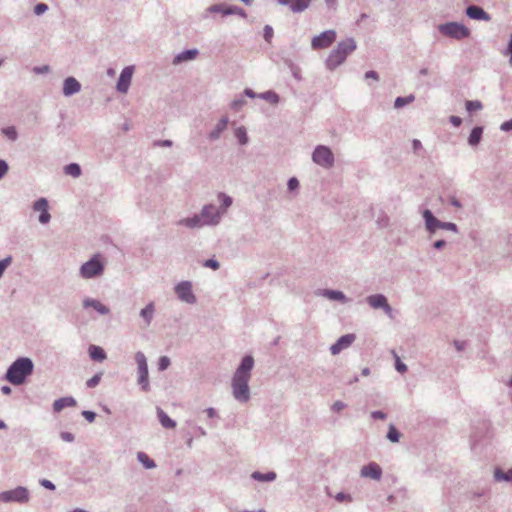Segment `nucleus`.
<instances>
[{
    "label": "nucleus",
    "instance_id": "20e7f679",
    "mask_svg": "<svg viewBox=\"0 0 512 512\" xmlns=\"http://www.w3.org/2000/svg\"><path fill=\"white\" fill-rule=\"evenodd\" d=\"M439 31L442 34L457 40L467 38L470 35L469 29L465 25L457 22L442 24L439 26Z\"/></svg>",
    "mask_w": 512,
    "mask_h": 512
},
{
    "label": "nucleus",
    "instance_id": "7ed1b4c3",
    "mask_svg": "<svg viewBox=\"0 0 512 512\" xmlns=\"http://www.w3.org/2000/svg\"><path fill=\"white\" fill-rule=\"evenodd\" d=\"M356 49L353 39H346L340 42L337 47L330 53L327 58V66L329 69H335L344 62L346 57Z\"/></svg>",
    "mask_w": 512,
    "mask_h": 512
},
{
    "label": "nucleus",
    "instance_id": "a18cd8bd",
    "mask_svg": "<svg viewBox=\"0 0 512 512\" xmlns=\"http://www.w3.org/2000/svg\"><path fill=\"white\" fill-rule=\"evenodd\" d=\"M48 9V6L44 3H39L35 6L34 8V12L35 14L37 15H41L42 13H44L46 10Z\"/></svg>",
    "mask_w": 512,
    "mask_h": 512
},
{
    "label": "nucleus",
    "instance_id": "aec40b11",
    "mask_svg": "<svg viewBox=\"0 0 512 512\" xmlns=\"http://www.w3.org/2000/svg\"><path fill=\"white\" fill-rule=\"evenodd\" d=\"M466 14L476 20H489V15L478 6H469L466 10Z\"/></svg>",
    "mask_w": 512,
    "mask_h": 512
},
{
    "label": "nucleus",
    "instance_id": "de8ad7c7",
    "mask_svg": "<svg viewBox=\"0 0 512 512\" xmlns=\"http://www.w3.org/2000/svg\"><path fill=\"white\" fill-rule=\"evenodd\" d=\"M204 266L209 267L213 270H217L219 268V263L216 260L209 259L205 261Z\"/></svg>",
    "mask_w": 512,
    "mask_h": 512
},
{
    "label": "nucleus",
    "instance_id": "a19ab883",
    "mask_svg": "<svg viewBox=\"0 0 512 512\" xmlns=\"http://www.w3.org/2000/svg\"><path fill=\"white\" fill-rule=\"evenodd\" d=\"M262 98H264L265 100L271 102V103H277L279 98H278V95L274 92H271V91H268L266 93H263L261 95Z\"/></svg>",
    "mask_w": 512,
    "mask_h": 512
},
{
    "label": "nucleus",
    "instance_id": "2eb2a0df",
    "mask_svg": "<svg viewBox=\"0 0 512 512\" xmlns=\"http://www.w3.org/2000/svg\"><path fill=\"white\" fill-rule=\"evenodd\" d=\"M354 340H355L354 334H346V335L340 337L339 340L331 346V348H330L331 353L333 355L340 353V351L349 347L354 342Z\"/></svg>",
    "mask_w": 512,
    "mask_h": 512
},
{
    "label": "nucleus",
    "instance_id": "6e6552de",
    "mask_svg": "<svg viewBox=\"0 0 512 512\" xmlns=\"http://www.w3.org/2000/svg\"><path fill=\"white\" fill-rule=\"evenodd\" d=\"M175 292L178 298L186 303L193 304L196 302V297L192 292V284L189 281H182L175 287Z\"/></svg>",
    "mask_w": 512,
    "mask_h": 512
},
{
    "label": "nucleus",
    "instance_id": "39448f33",
    "mask_svg": "<svg viewBox=\"0 0 512 512\" xmlns=\"http://www.w3.org/2000/svg\"><path fill=\"white\" fill-rule=\"evenodd\" d=\"M104 269L100 255L97 254L81 266L80 274L83 278H92L102 274Z\"/></svg>",
    "mask_w": 512,
    "mask_h": 512
},
{
    "label": "nucleus",
    "instance_id": "49530a36",
    "mask_svg": "<svg viewBox=\"0 0 512 512\" xmlns=\"http://www.w3.org/2000/svg\"><path fill=\"white\" fill-rule=\"evenodd\" d=\"M219 199L222 200L224 208H228L232 204V199L224 194L219 195Z\"/></svg>",
    "mask_w": 512,
    "mask_h": 512
},
{
    "label": "nucleus",
    "instance_id": "cd10ccee",
    "mask_svg": "<svg viewBox=\"0 0 512 512\" xmlns=\"http://www.w3.org/2000/svg\"><path fill=\"white\" fill-rule=\"evenodd\" d=\"M228 125V118L223 117L216 125L215 129L211 132L210 137L215 139L218 138L220 133L226 129Z\"/></svg>",
    "mask_w": 512,
    "mask_h": 512
},
{
    "label": "nucleus",
    "instance_id": "ddd939ff",
    "mask_svg": "<svg viewBox=\"0 0 512 512\" xmlns=\"http://www.w3.org/2000/svg\"><path fill=\"white\" fill-rule=\"evenodd\" d=\"M33 210L40 212L39 221L42 224H46L50 221L51 216L48 212V201L45 198L38 199L33 205Z\"/></svg>",
    "mask_w": 512,
    "mask_h": 512
},
{
    "label": "nucleus",
    "instance_id": "a211bd4d",
    "mask_svg": "<svg viewBox=\"0 0 512 512\" xmlns=\"http://www.w3.org/2000/svg\"><path fill=\"white\" fill-rule=\"evenodd\" d=\"M81 88L80 83L73 77H69L64 81L63 85V93L66 96H70L76 92H78Z\"/></svg>",
    "mask_w": 512,
    "mask_h": 512
},
{
    "label": "nucleus",
    "instance_id": "bf43d9fd",
    "mask_svg": "<svg viewBox=\"0 0 512 512\" xmlns=\"http://www.w3.org/2000/svg\"><path fill=\"white\" fill-rule=\"evenodd\" d=\"M450 122H451L454 126L458 127V126H460V124L462 123V120H461V118H460V117H458V116H451V117H450Z\"/></svg>",
    "mask_w": 512,
    "mask_h": 512
},
{
    "label": "nucleus",
    "instance_id": "6ab92c4d",
    "mask_svg": "<svg viewBox=\"0 0 512 512\" xmlns=\"http://www.w3.org/2000/svg\"><path fill=\"white\" fill-rule=\"evenodd\" d=\"M278 1H279V3H281L283 5H290L291 9L294 12H301L309 6L311 0H278Z\"/></svg>",
    "mask_w": 512,
    "mask_h": 512
},
{
    "label": "nucleus",
    "instance_id": "7c9ffc66",
    "mask_svg": "<svg viewBox=\"0 0 512 512\" xmlns=\"http://www.w3.org/2000/svg\"><path fill=\"white\" fill-rule=\"evenodd\" d=\"M137 458L144 465L145 468L150 469L155 467L154 461L151 460L146 453L138 452Z\"/></svg>",
    "mask_w": 512,
    "mask_h": 512
},
{
    "label": "nucleus",
    "instance_id": "680f3d73",
    "mask_svg": "<svg viewBox=\"0 0 512 512\" xmlns=\"http://www.w3.org/2000/svg\"><path fill=\"white\" fill-rule=\"evenodd\" d=\"M365 78L366 79L373 78V79L377 80L378 79V75H377V73L375 71H368L365 74Z\"/></svg>",
    "mask_w": 512,
    "mask_h": 512
},
{
    "label": "nucleus",
    "instance_id": "393cba45",
    "mask_svg": "<svg viewBox=\"0 0 512 512\" xmlns=\"http://www.w3.org/2000/svg\"><path fill=\"white\" fill-rule=\"evenodd\" d=\"M197 55L198 51L196 49L184 51L175 57L174 63L177 64L184 61L192 60L196 58Z\"/></svg>",
    "mask_w": 512,
    "mask_h": 512
},
{
    "label": "nucleus",
    "instance_id": "3c124183",
    "mask_svg": "<svg viewBox=\"0 0 512 512\" xmlns=\"http://www.w3.org/2000/svg\"><path fill=\"white\" fill-rule=\"evenodd\" d=\"M8 166L4 161L0 160V179L7 173Z\"/></svg>",
    "mask_w": 512,
    "mask_h": 512
},
{
    "label": "nucleus",
    "instance_id": "9b49d317",
    "mask_svg": "<svg viewBox=\"0 0 512 512\" xmlns=\"http://www.w3.org/2000/svg\"><path fill=\"white\" fill-rule=\"evenodd\" d=\"M179 224L185 225L190 228L201 227L203 225H214L217 224V215L211 219L202 220L201 215H196L192 218H186L179 221Z\"/></svg>",
    "mask_w": 512,
    "mask_h": 512
},
{
    "label": "nucleus",
    "instance_id": "473e14b6",
    "mask_svg": "<svg viewBox=\"0 0 512 512\" xmlns=\"http://www.w3.org/2000/svg\"><path fill=\"white\" fill-rule=\"evenodd\" d=\"M252 477L259 481H271L274 480L276 477V474L274 472H269L266 474H262L260 472H254L252 474Z\"/></svg>",
    "mask_w": 512,
    "mask_h": 512
},
{
    "label": "nucleus",
    "instance_id": "ea45409f",
    "mask_svg": "<svg viewBox=\"0 0 512 512\" xmlns=\"http://www.w3.org/2000/svg\"><path fill=\"white\" fill-rule=\"evenodd\" d=\"M393 354H394V357H395V368H396V370L398 372H400V373L406 372V370H407L406 365L401 362L399 356L395 352H393Z\"/></svg>",
    "mask_w": 512,
    "mask_h": 512
},
{
    "label": "nucleus",
    "instance_id": "052dcab7",
    "mask_svg": "<svg viewBox=\"0 0 512 512\" xmlns=\"http://www.w3.org/2000/svg\"><path fill=\"white\" fill-rule=\"evenodd\" d=\"M501 129L504 131H509L512 129V119L510 121H506L501 125Z\"/></svg>",
    "mask_w": 512,
    "mask_h": 512
},
{
    "label": "nucleus",
    "instance_id": "e433bc0d",
    "mask_svg": "<svg viewBox=\"0 0 512 512\" xmlns=\"http://www.w3.org/2000/svg\"><path fill=\"white\" fill-rule=\"evenodd\" d=\"M399 437H400V433L397 431V429L394 426H390L388 434H387V438L391 442H398Z\"/></svg>",
    "mask_w": 512,
    "mask_h": 512
},
{
    "label": "nucleus",
    "instance_id": "412c9836",
    "mask_svg": "<svg viewBox=\"0 0 512 512\" xmlns=\"http://www.w3.org/2000/svg\"><path fill=\"white\" fill-rule=\"evenodd\" d=\"M76 405V401L72 397H63L57 399L53 403V409L55 412H60L66 407H74Z\"/></svg>",
    "mask_w": 512,
    "mask_h": 512
},
{
    "label": "nucleus",
    "instance_id": "dca6fc26",
    "mask_svg": "<svg viewBox=\"0 0 512 512\" xmlns=\"http://www.w3.org/2000/svg\"><path fill=\"white\" fill-rule=\"evenodd\" d=\"M369 305L375 309L383 308L387 314L391 313V307L387 303V299L380 294L372 295L367 298Z\"/></svg>",
    "mask_w": 512,
    "mask_h": 512
},
{
    "label": "nucleus",
    "instance_id": "37998d69",
    "mask_svg": "<svg viewBox=\"0 0 512 512\" xmlns=\"http://www.w3.org/2000/svg\"><path fill=\"white\" fill-rule=\"evenodd\" d=\"M12 258L7 257L0 261V277L3 275L6 268L11 264Z\"/></svg>",
    "mask_w": 512,
    "mask_h": 512
},
{
    "label": "nucleus",
    "instance_id": "774afa93",
    "mask_svg": "<svg viewBox=\"0 0 512 512\" xmlns=\"http://www.w3.org/2000/svg\"><path fill=\"white\" fill-rule=\"evenodd\" d=\"M445 242L443 240H439V241H436L435 244H434V247L439 249L441 248L442 246H444Z\"/></svg>",
    "mask_w": 512,
    "mask_h": 512
},
{
    "label": "nucleus",
    "instance_id": "58836bf2",
    "mask_svg": "<svg viewBox=\"0 0 512 512\" xmlns=\"http://www.w3.org/2000/svg\"><path fill=\"white\" fill-rule=\"evenodd\" d=\"M414 100V97L413 96H409V97H398L396 100H395V107L396 108H401L403 107L404 105L412 102Z\"/></svg>",
    "mask_w": 512,
    "mask_h": 512
},
{
    "label": "nucleus",
    "instance_id": "0e129e2a",
    "mask_svg": "<svg viewBox=\"0 0 512 512\" xmlns=\"http://www.w3.org/2000/svg\"><path fill=\"white\" fill-rule=\"evenodd\" d=\"M372 416L374 418H379V419H384L385 418V414L381 411H375L372 413Z\"/></svg>",
    "mask_w": 512,
    "mask_h": 512
},
{
    "label": "nucleus",
    "instance_id": "4468645a",
    "mask_svg": "<svg viewBox=\"0 0 512 512\" xmlns=\"http://www.w3.org/2000/svg\"><path fill=\"white\" fill-rule=\"evenodd\" d=\"M360 474L364 478L379 480L382 476V469L377 463L371 462L362 467Z\"/></svg>",
    "mask_w": 512,
    "mask_h": 512
},
{
    "label": "nucleus",
    "instance_id": "bb28decb",
    "mask_svg": "<svg viewBox=\"0 0 512 512\" xmlns=\"http://www.w3.org/2000/svg\"><path fill=\"white\" fill-rule=\"evenodd\" d=\"M215 214L217 215V223L219 222V212L218 210L212 206V205H209V206H205L201 212V217H202V220H205V219H211L215 216Z\"/></svg>",
    "mask_w": 512,
    "mask_h": 512
},
{
    "label": "nucleus",
    "instance_id": "6e6d98bb",
    "mask_svg": "<svg viewBox=\"0 0 512 512\" xmlns=\"http://www.w3.org/2000/svg\"><path fill=\"white\" fill-rule=\"evenodd\" d=\"M83 416L89 421L92 422L95 419V413L91 411H84Z\"/></svg>",
    "mask_w": 512,
    "mask_h": 512
},
{
    "label": "nucleus",
    "instance_id": "423d86ee",
    "mask_svg": "<svg viewBox=\"0 0 512 512\" xmlns=\"http://www.w3.org/2000/svg\"><path fill=\"white\" fill-rule=\"evenodd\" d=\"M29 500V493L24 487H17L13 490L0 493V501L4 503L18 502L26 503Z\"/></svg>",
    "mask_w": 512,
    "mask_h": 512
},
{
    "label": "nucleus",
    "instance_id": "4c0bfd02",
    "mask_svg": "<svg viewBox=\"0 0 512 512\" xmlns=\"http://www.w3.org/2000/svg\"><path fill=\"white\" fill-rule=\"evenodd\" d=\"M466 109L469 111V112H472V111H476V110H481L482 109V104L481 102L479 101H471V100H468L466 101Z\"/></svg>",
    "mask_w": 512,
    "mask_h": 512
},
{
    "label": "nucleus",
    "instance_id": "603ef678",
    "mask_svg": "<svg viewBox=\"0 0 512 512\" xmlns=\"http://www.w3.org/2000/svg\"><path fill=\"white\" fill-rule=\"evenodd\" d=\"M41 485L44 486L47 489H50V490H54L55 489L54 484L51 481L47 480V479L41 480Z\"/></svg>",
    "mask_w": 512,
    "mask_h": 512
},
{
    "label": "nucleus",
    "instance_id": "c756f323",
    "mask_svg": "<svg viewBox=\"0 0 512 512\" xmlns=\"http://www.w3.org/2000/svg\"><path fill=\"white\" fill-rule=\"evenodd\" d=\"M482 136V128L481 127H475L469 136V143L471 145H477L480 142Z\"/></svg>",
    "mask_w": 512,
    "mask_h": 512
},
{
    "label": "nucleus",
    "instance_id": "79ce46f5",
    "mask_svg": "<svg viewBox=\"0 0 512 512\" xmlns=\"http://www.w3.org/2000/svg\"><path fill=\"white\" fill-rule=\"evenodd\" d=\"M101 376H102V373H98V374L94 375L92 378H90V379L87 381V383H86V384H87V386H88L89 388H94V387H96V386L99 384L100 380H101Z\"/></svg>",
    "mask_w": 512,
    "mask_h": 512
},
{
    "label": "nucleus",
    "instance_id": "f3484780",
    "mask_svg": "<svg viewBox=\"0 0 512 512\" xmlns=\"http://www.w3.org/2000/svg\"><path fill=\"white\" fill-rule=\"evenodd\" d=\"M210 11L222 13L223 15L239 14L243 17L246 16L243 9L236 6L214 5L210 8Z\"/></svg>",
    "mask_w": 512,
    "mask_h": 512
},
{
    "label": "nucleus",
    "instance_id": "13d9d810",
    "mask_svg": "<svg viewBox=\"0 0 512 512\" xmlns=\"http://www.w3.org/2000/svg\"><path fill=\"white\" fill-rule=\"evenodd\" d=\"M336 499H337L339 502H342V501H351V497H350L349 495L344 494V493H339V494H337Z\"/></svg>",
    "mask_w": 512,
    "mask_h": 512
},
{
    "label": "nucleus",
    "instance_id": "8fccbe9b",
    "mask_svg": "<svg viewBox=\"0 0 512 512\" xmlns=\"http://www.w3.org/2000/svg\"><path fill=\"white\" fill-rule=\"evenodd\" d=\"M61 438H62V440L66 441V442H72L74 440V436L70 432H62Z\"/></svg>",
    "mask_w": 512,
    "mask_h": 512
},
{
    "label": "nucleus",
    "instance_id": "864d4df0",
    "mask_svg": "<svg viewBox=\"0 0 512 512\" xmlns=\"http://www.w3.org/2000/svg\"><path fill=\"white\" fill-rule=\"evenodd\" d=\"M299 182L296 178H291L288 182V187L290 190H294L298 187Z\"/></svg>",
    "mask_w": 512,
    "mask_h": 512
},
{
    "label": "nucleus",
    "instance_id": "f704fd0d",
    "mask_svg": "<svg viewBox=\"0 0 512 512\" xmlns=\"http://www.w3.org/2000/svg\"><path fill=\"white\" fill-rule=\"evenodd\" d=\"M325 296H327L329 299H332V300H345V296L342 292L340 291H332V290H327L325 292Z\"/></svg>",
    "mask_w": 512,
    "mask_h": 512
},
{
    "label": "nucleus",
    "instance_id": "338daca9",
    "mask_svg": "<svg viewBox=\"0 0 512 512\" xmlns=\"http://www.w3.org/2000/svg\"><path fill=\"white\" fill-rule=\"evenodd\" d=\"M441 227H444V228H448V229H452V230H455L456 229V225L453 224V223H447V224H442Z\"/></svg>",
    "mask_w": 512,
    "mask_h": 512
},
{
    "label": "nucleus",
    "instance_id": "9d476101",
    "mask_svg": "<svg viewBox=\"0 0 512 512\" xmlns=\"http://www.w3.org/2000/svg\"><path fill=\"white\" fill-rule=\"evenodd\" d=\"M136 362L138 365V373H139V383L143 386L144 390H147L148 387V367L146 363V358L144 354L137 353L136 354Z\"/></svg>",
    "mask_w": 512,
    "mask_h": 512
},
{
    "label": "nucleus",
    "instance_id": "f03ea898",
    "mask_svg": "<svg viewBox=\"0 0 512 512\" xmlns=\"http://www.w3.org/2000/svg\"><path fill=\"white\" fill-rule=\"evenodd\" d=\"M33 371V363L29 358L17 359L7 371V379L14 385H20Z\"/></svg>",
    "mask_w": 512,
    "mask_h": 512
},
{
    "label": "nucleus",
    "instance_id": "f257e3e1",
    "mask_svg": "<svg viewBox=\"0 0 512 512\" xmlns=\"http://www.w3.org/2000/svg\"><path fill=\"white\" fill-rule=\"evenodd\" d=\"M253 365V358L246 356L234 374L232 380L233 396L239 401L246 402L249 399L248 380Z\"/></svg>",
    "mask_w": 512,
    "mask_h": 512
},
{
    "label": "nucleus",
    "instance_id": "b1692460",
    "mask_svg": "<svg viewBox=\"0 0 512 512\" xmlns=\"http://www.w3.org/2000/svg\"><path fill=\"white\" fill-rule=\"evenodd\" d=\"M88 351L91 359L94 361L101 362L106 359L105 351L99 346L90 345Z\"/></svg>",
    "mask_w": 512,
    "mask_h": 512
},
{
    "label": "nucleus",
    "instance_id": "4d7b16f0",
    "mask_svg": "<svg viewBox=\"0 0 512 512\" xmlns=\"http://www.w3.org/2000/svg\"><path fill=\"white\" fill-rule=\"evenodd\" d=\"M345 407V404L340 402V401H336L333 406H332V409L336 412H339L341 411L343 408Z\"/></svg>",
    "mask_w": 512,
    "mask_h": 512
},
{
    "label": "nucleus",
    "instance_id": "c85d7f7f",
    "mask_svg": "<svg viewBox=\"0 0 512 512\" xmlns=\"http://www.w3.org/2000/svg\"><path fill=\"white\" fill-rule=\"evenodd\" d=\"M141 316L145 319L147 324H150L153 314H154V305L153 303L148 304L145 308L141 310Z\"/></svg>",
    "mask_w": 512,
    "mask_h": 512
},
{
    "label": "nucleus",
    "instance_id": "0eeeda50",
    "mask_svg": "<svg viewBox=\"0 0 512 512\" xmlns=\"http://www.w3.org/2000/svg\"><path fill=\"white\" fill-rule=\"evenodd\" d=\"M313 161L318 165L329 168L333 165L334 157L326 146H318L313 153Z\"/></svg>",
    "mask_w": 512,
    "mask_h": 512
},
{
    "label": "nucleus",
    "instance_id": "5701e85b",
    "mask_svg": "<svg viewBox=\"0 0 512 512\" xmlns=\"http://www.w3.org/2000/svg\"><path fill=\"white\" fill-rule=\"evenodd\" d=\"M83 305L85 308L92 307L100 314H108L110 311L108 307L95 299H85Z\"/></svg>",
    "mask_w": 512,
    "mask_h": 512
},
{
    "label": "nucleus",
    "instance_id": "5fc2aeb1",
    "mask_svg": "<svg viewBox=\"0 0 512 512\" xmlns=\"http://www.w3.org/2000/svg\"><path fill=\"white\" fill-rule=\"evenodd\" d=\"M245 104L244 100H235L232 102L231 107L235 110H238Z\"/></svg>",
    "mask_w": 512,
    "mask_h": 512
},
{
    "label": "nucleus",
    "instance_id": "4be33fe9",
    "mask_svg": "<svg viewBox=\"0 0 512 512\" xmlns=\"http://www.w3.org/2000/svg\"><path fill=\"white\" fill-rule=\"evenodd\" d=\"M423 217L426 221L427 229L431 232H434L437 228H440L442 226V223H440L429 210L424 211Z\"/></svg>",
    "mask_w": 512,
    "mask_h": 512
},
{
    "label": "nucleus",
    "instance_id": "09e8293b",
    "mask_svg": "<svg viewBox=\"0 0 512 512\" xmlns=\"http://www.w3.org/2000/svg\"><path fill=\"white\" fill-rule=\"evenodd\" d=\"M505 55L510 56L509 63H510V65H512V34L510 35V41H509L508 47L505 51Z\"/></svg>",
    "mask_w": 512,
    "mask_h": 512
},
{
    "label": "nucleus",
    "instance_id": "a878e982",
    "mask_svg": "<svg viewBox=\"0 0 512 512\" xmlns=\"http://www.w3.org/2000/svg\"><path fill=\"white\" fill-rule=\"evenodd\" d=\"M158 418L165 428H175L176 423L163 410L158 409Z\"/></svg>",
    "mask_w": 512,
    "mask_h": 512
},
{
    "label": "nucleus",
    "instance_id": "69168bd1",
    "mask_svg": "<svg viewBox=\"0 0 512 512\" xmlns=\"http://www.w3.org/2000/svg\"><path fill=\"white\" fill-rule=\"evenodd\" d=\"M413 148H414L415 151L420 149L421 148V142L419 140H414L413 141Z\"/></svg>",
    "mask_w": 512,
    "mask_h": 512
},
{
    "label": "nucleus",
    "instance_id": "1a4fd4ad",
    "mask_svg": "<svg viewBox=\"0 0 512 512\" xmlns=\"http://www.w3.org/2000/svg\"><path fill=\"white\" fill-rule=\"evenodd\" d=\"M336 39L334 30H327L312 39L311 46L313 49H323L329 47Z\"/></svg>",
    "mask_w": 512,
    "mask_h": 512
},
{
    "label": "nucleus",
    "instance_id": "c03bdc74",
    "mask_svg": "<svg viewBox=\"0 0 512 512\" xmlns=\"http://www.w3.org/2000/svg\"><path fill=\"white\" fill-rule=\"evenodd\" d=\"M158 365H159V370H165L170 365V359L168 357H166V356H162L159 359Z\"/></svg>",
    "mask_w": 512,
    "mask_h": 512
},
{
    "label": "nucleus",
    "instance_id": "e2e57ef3",
    "mask_svg": "<svg viewBox=\"0 0 512 512\" xmlns=\"http://www.w3.org/2000/svg\"><path fill=\"white\" fill-rule=\"evenodd\" d=\"M5 133L11 138V139H14L15 136H16V132L13 128H9L7 130H5Z\"/></svg>",
    "mask_w": 512,
    "mask_h": 512
},
{
    "label": "nucleus",
    "instance_id": "c9c22d12",
    "mask_svg": "<svg viewBox=\"0 0 512 512\" xmlns=\"http://www.w3.org/2000/svg\"><path fill=\"white\" fill-rule=\"evenodd\" d=\"M495 478L497 480H506V481H512V469L508 472H503L501 470H497L495 472Z\"/></svg>",
    "mask_w": 512,
    "mask_h": 512
},
{
    "label": "nucleus",
    "instance_id": "72a5a7b5",
    "mask_svg": "<svg viewBox=\"0 0 512 512\" xmlns=\"http://www.w3.org/2000/svg\"><path fill=\"white\" fill-rule=\"evenodd\" d=\"M235 136L238 139L239 143L242 145L246 144L248 141L246 129L244 127L237 128L235 130Z\"/></svg>",
    "mask_w": 512,
    "mask_h": 512
},
{
    "label": "nucleus",
    "instance_id": "2f4dec72",
    "mask_svg": "<svg viewBox=\"0 0 512 512\" xmlns=\"http://www.w3.org/2000/svg\"><path fill=\"white\" fill-rule=\"evenodd\" d=\"M65 173L72 177H78L81 174V169L78 164L72 163L65 167Z\"/></svg>",
    "mask_w": 512,
    "mask_h": 512
},
{
    "label": "nucleus",
    "instance_id": "f8f14e48",
    "mask_svg": "<svg viewBox=\"0 0 512 512\" xmlns=\"http://www.w3.org/2000/svg\"><path fill=\"white\" fill-rule=\"evenodd\" d=\"M132 75H133V67L132 66L125 67L122 70L119 80L117 82V90L119 92L126 93L128 91V88L131 83Z\"/></svg>",
    "mask_w": 512,
    "mask_h": 512
}]
</instances>
